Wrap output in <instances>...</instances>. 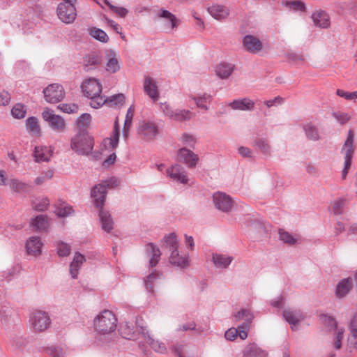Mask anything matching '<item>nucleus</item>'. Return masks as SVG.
<instances>
[{
    "label": "nucleus",
    "mask_w": 357,
    "mask_h": 357,
    "mask_svg": "<svg viewBox=\"0 0 357 357\" xmlns=\"http://www.w3.org/2000/svg\"><path fill=\"white\" fill-rule=\"evenodd\" d=\"M117 185V180L111 178L102 181L100 183L95 185L91 190V197L94 200L96 207L102 208L104 205L107 188H113ZM99 218L101 223L102 229L106 232H109L113 229L114 222L110 213L100 208L99 211Z\"/></svg>",
    "instance_id": "f257e3e1"
},
{
    "label": "nucleus",
    "mask_w": 357,
    "mask_h": 357,
    "mask_svg": "<svg viewBox=\"0 0 357 357\" xmlns=\"http://www.w3.org/2000/svg\"><path fill=\"white\" fill-rule=\"evenodd\" d=\"M81 89L83 94L91 99L90 105L93 108H99L105 103V96L100 95L102 86L95 78L85 79Z\"/></svg>",
    "instance_id": "f03ea898"
},
{
    "label": "nucleus",
    "mask_w": 357,
    "mask_h": 357,
    "mask_svg": "<svg viewBox=\"0 0 357 357\" xmlns=\"http://www.w3.org/2000/svg\"><path fill=\"white\" fill-rule=\"evenodd\" d=\"M117 326V319L110 310H105L99 313L93 319L95 331L100 334H109L115 331Z\"/></svg>",
    "instance_id": "7ed1b4c3"
},
{
    "label": "nucleus",
    "mask_w": 357,
    "mask_h": 357,
    "mask_svg": "<svg viewBox=\"0 0 357 357\" xmlns=\"http://www.w3.org/2000/svg\"><path fill=\"white\" fill-rule=\"evenodd\" d=\"M93 146V138L84 132H79L73 137L70 141L72 150L78 155H89L92 152Z\"/></svg>",
    "instance_id": "20e7f679"
},
{
    "label": "nucleus",
    "mask_w": 357,
    "mask_h": 357,
    "mask_svg": "<svg viewBox=\"0 0 357 357\" xmlns=\"http://www.w3.org/2000/svg\"><path fill=\"white\" fill-rule=\"evenodd\" d=\"M160 109L163 115L171 121L184 122L190 120L194 114L189 109H174L168 102H160Z\"/></svg>",
    "instance_id": "39448f33"
},
{
    "label": "nucleus",
    "mask_w": 357,
    "mask_h": 357,
    "mask_svg": "<svg viewBox=\"0 0 357 357\" xmlns=\"http://www.w3.org/2000/svg\"><path fill=\"white\" fill-rule=\"evenodd\" d=\"M354 132L350 129L347 133V137L344 143L342 151L344 153V168L342 172V178L345 179L351 165V160L354 153Z\"/></svg>",
    "instance_id": "423d86ee"
},
{
    "label": "nucleus",
    "mask_w": 357,
    "mask_h": 357,
    "mask_svg": "<svg viewBox=\"0 0 357 357\" xmlns=\"http://www.w3.org/2000/svg\"><path fill=\"white\" fill-rule=\"evenodd\" d=\"M31 328L35 332L45 331L51 325V319L47 312L41 310L33 312L29 318Z\"/></svg>",
    "instance_id": "0eeeda50"
},
{
    "label": "nucleus",
    "mask_w": 357,
    "mask_h": 357,
    "mask_svg": "<svg viewBox=\"0 0 357 357\" xmlns=\"http://www.w3.org/2000/svg\"><path fill=\"white\" fill-rule=\"evenodd\" d=\"M320 320L328 329L334 330L335 337L333 344L335 349H340L342 346V341L344 337V329L338 328L336 321L331 316L321 314L320 316Z\"/></svg>",
    "instance_id": "6e6552de"
},
{
    "label": "nucleus",
    "mask_w": 357,
    "mask_h": 357,
    "mask_svg": "<svg viewBox=\"0 0 357 357\" xmlns=\"http://www.w3.org/2000/svg\"><path fill=\"white\" fill-rule=\"evenodd\" d=\"M43 119L47 122L50 127L54 131L63 132L66 130L65 120L59 115L54 114V112L49 109L45 108L42 113Z\"/></svg>",
    "instance_id": "1a4fd4ad"
},
{
    "label": "nucleus",
    "mask_w": 357,
    "mask_h": 357,
    "mask_svg": "<svg viewBox=\"0 0 357 357\" xmlns=\"http://www.w3.org/2000/svg\"><path fill=\"white\" fill-rule=\"evenodd\" d=\"M119 331L122 337L130 340H137L139 335L146 337L147 334L146 328L140 326V329L139 330L138 328H135L132 324L129 322L121 324Z\"/></svg>",
    "instance_id": "9d476101"
},
{
    "label": "nucleus",
    "mask_w": 357,
    "mask_h": 357,
    "mask_svg": "<svg viewBox=\"0 0 357 357\" xmlns=\"http://www.w3.org/2000/svg\"><path fill=\"white\" fill-rule=\"evenodd\" d=\"M43 93L45 100L52 104L61 101L65 96L63 87L59 84L48 85L43 90Z\"/></svg>",
    "instance_id": "9b49d317"
},
{
    "label": "nucleus",
    "mask_w": 357,
    "mask_h": 357,
    "mask_svg": "<svg viewBox=\"0 0 357 357\" xmlns=\"http://www.w3.org/2000/svg\"><path fill=\"white\" fill-rule=\"evenodd\" d=\"M59 18L66 24L73 22L76 18L77 13L75 5L68 3H60L57 7Z\"/></svg>",
    "instance_id": "f8f14e48"
},
{
    "label": "nucleus",
    "mask_w": 357,
    "mask_h": 357,
    "mask_svg": "<svg viewBox=\"0 0 357 357\" xmlns=\"http://www.w3.org/2000/svg\"><path fill=\"white\" fill-rule=\"evenodd\" d=\"M137 132L145 140H151L158 135V127L154 121H143L137 128Z\"/></svg>",
    "instance_id": "ddd939ff"
},
{
    "label": "nucleus",
    "mask_w": 357,
    "mask_h": 357,
    "mask_svg": "<svg viewBox=\"0 0 357 357\" xmlns=\"http://www.w3.org/2000/svg\"><path fill=\"white\" fill-rule=\"evenodd\" d=\"M215 207L222 212L230 211L234 206V201L230 196L221 192H217L213 195Z\"/></svg>",
    "instance_id": "4468645a"
},
{
    "label": "nucleus",
    "mask_w": 357,
    "mask_h": 357,
    "mask_svg": "<svg viewBox=\"0 0 357 357\" xmlns=\"http://www.w3.org/2000/svg\"><path fill=\"white\" fill-rule=\"evenodd\" d=\"M167 176L173 181L181 184H187L188 176L186 170L181 165L175 164L166 169Z\"/></svg>",
    "instance_id": "2eb2a0df"
},
{
    "label": "nucleus",
    "mask_w": 357,
    "mask_h": 357,
    "mask_svg": "<svg viewBox=\"0 0 357 357\" xmlns=\"http://www.w3.org/2000/svg\"><path fill=\"white\" fill-rule=\"evenodd\" d=\"M177 158L178 162L185 164L188 168H195L199 160L197 154L185 147L178 149Z\"/></svg>",
    "instance_id": "dca6fc26"
},
{
    "label": "nucleus",
    "mask_w": 357,
    "mask_h": 357,
    "mask_svg": "<svg viewBox=\"0 0 357 357\" xmlns=\"http://www.w3.org/2000/svg\"><path fill=\"white\" fill-rule=\"evenodd\" d=\"M243 49L251 54H256L263 49V43L257 37L253 35H245L242 40Z\"/></svg>",
    "instance_id": "f3484780"
},
{
    "label": "nucleus",
    "mask_w": 357,
    "mask_h": 357,
    "mask_svg": "<svg viewBox=\"0 0 357 357\" xmlns=\"http://www.w3.org/2000/svg\"><path fill=\"white\" fill-rule=\"evenodd\" d=\"M144 90L153 101L155 102L159 99L157 82L153 78L149 76L144 77Z\"/></svg>",
    "instance_id": "a211bd4d"
},
{
    "label": "nucleus",
    "mask_w": 357,
    "mask_h": 357,
    "mask_svg": "<svg viewBox=\"0 0 357 357\" xmlns=\"http://www.w3.org/2000/svg\"><path fill=\"white\" fill-rule=\"evenodd\" d=\"M120 130L118 121L116 120L114 125V129L110 137L104 139L103 146L106 149L114 150L118 146L119 142Z\"/></svg>",
    "instance_id": "6ab92c4d"
},
{
    "label": "nucleus",
    "mask_w": 357,
    "mask_h": 357,
    "mask_svg": "<svg viewBox=\"0 0 357 357\" xmlns=\"http://www.w3.org/2000/svg\"><path fill=\"white\" fill-rule=\"evenodd\" d=\"M349 331L347 344L348 349L351 352L357 346V312L354 314L351 320Z\"/></svg>",
    "instance_id": "aec40b11"
},
{
    "label": "nucleus",
    "mask_w": 357,
    "mask_h": 357,
    "mask_svg": "<svg viewBox=\"0 0 357 357\" xmlns=\"http://www.w3.org/2000/svg\"><path fill=\"white\" fill-rule=\"evenodd\" d=\"M305 137L310 141H319L321 139V134L318 126L313 122H307L302 126Z\"/></svg>",
    "instance_id": "412c9836"
},
{
    "label": "nucleus",
    "mask_w": 357,
    "mask_h": 357,
    "mask_svg": "<svg viewBox=\"0 0 357 357\" xmlns=\"http://www.w3.org/2000/svg\"><path fill=\"white\" fill-rule=\"evenodd\" d=\"M234 317L235 321H243V323L240 326L243 327V329L247 331L249 329L255 317L250 310L242 309L237 312L234 314Z\"/></svg>",
    "instance_id": "4be33fe9"
},
{
    "label": "nucleus",
    "mask_w": 357,
    "mask_h": 357,
    "mask_svg": "<svg viewBox=\"0 0 357 357\" xmlns=\"http://www.w3.org/2000/svg\"><path fill=\"white\" fill-rule=\"evenodd\" d=\"M102 56L96 52L86 55L83 59V66L86 71L97 68L102 63Z\"/></svg>",
    "instance_id": "5701e85b"
},
{
    "label": "nucleus",
    "mask_w": 357,
    "mask_h": 357,
    "mask_svg": "<svg viewBox=\"0 0 357 357\" xmlns=\"http://www.w3.org/2000/svg\"><path fill=\"white\" fill-rule=\"evenodd\" d=\"M233 260V257L227 254L215 252L212 255V261L217 268H227Z\"/></svg>",
    "instance_id": "b1692460"
},
{
    "label": "nucleus",
    "mask_w": 357,
    "mask_h": 357,
    "mask_svg": "<svg viewBox=\"0 0 357 357\" xmlns=\"http://www.w3.org/2000/svg\"><path fill=\"white\" fill-rule=\"evenodd\" d=\"M234 110L252 111L255 107V102L248 98L234 100L228 104Z\"/></svg>",
    "instance_id": "393cba45"
},
{
    "label": "nucleus",
    "mask_w": 357,
    "mask_h": 357,
    "mask_svg": "<svg viewBox=\"0 0 357 357\" xmlns=\"http://www.w3.org/2000/svg\"><path fill=\"white\" fill-rule=\"evenodd\" d=\"M43 243L38 236L30 237L26 243V252L30 255L38 256L41 254Z\"/></svg>",
    "instance_id": "a878e982"
},
{
    "label": "nucleus",
    "mask_w": 357,
    "mask_h": 357,
    "mask_svg": "<svg viewBox=\"0 0 357 357\" xmlns=\"http://www.w3.org/2000/svg\"><path fill=\"white\" fill-rule=\"evenodd\" d=\"M284 319L292 326H296L304 319V314L300 310L287 309L283 311Z\"/></svg>",
    "instance_id": "bb28decb"
},
{
    "label": "nucleus",
    "mask_w": 357,
    "mask_h": 357,
    "mask_svg": "<svg viewBox=\"0 0 357 357\" xmlns=\"http://www.w3.org/2000/svg\"><path fill=\"white\" fill-rule=\"evenodd\" d=\"M353 287V280L351 278L341 280L336 286L335 294L339 298L347 296Z\"/></svg>",
    "instance_id": "cd10ccee"
},
{
    "label": "nucleus",
    "mask_w": 357,
    "mask_h": 357,
    "mask_svg": "<svg viewBox=\"0 0 357 357\" xmlns=\"http://www.w3.org/2000/svg\"><path fill=\"white\" fill-rule=\"evenodd\" d=\"M253 146L266 157H270L272 155V146L267 138L256 137L254 140Z\"/></svg>",
    "instance_id": "c85d7f7f"
},
{
    "label": "nucleus",
    "mask_w": 357,
    "mask_h": 357,
    "mask_svg": "<svg viewBox=\"0 0 357 357\" xmlns=\"http://www.w3.org/2000/svg\"><path fill=\"white\" fill-rule=\"evenodd\" d=\"M169 262L171 264L184 268L189 265L188 255H180L178 250L169 252Z\"/></svg>",
    "instance_id": "c756f323"
},
{
    "label": "nucleus",
    "mask_w": 357,
    "mask_h": 357,
    "mask_svg": "<svg viewBox=\"0 0 357 357\" xmlns=\"http://www.w3.org/2000/svg\"><path fill=\"white\" fill-rule=\"evenodd\" d=\"M312 21L316 26L327 29L330 26V17L323 10L314 12L312 15Z\"/></svg>",
    "instance_id": "7c9ffc66"
},
{
    "label": "nucleus",
    "mask_w": 357,
    "mask_h": 357,
    "mask_svg": "<svg viewBox=\"0 0 357 357\" xmlns=\"http://www.w3.org/2000/svg\"><path fill=\"white\" fill-rule=\"evenodd\" d=\"M52 155L50 146H38L35 147L33 155L36 162L49 161Z\"/></svg>",
    "instance_id": "2f4dec72"
},
{
    "label": "nucleus",
    "mask_w": 357,
    "mask_h": 357,
    "mask_svg": "<svg viewBox=\"0 0 357 357\" xmlns=\"http://www.w3.org/2000/svg\"><path fill=\"white\" fill-rule=\"evenodd\" d=\"M85 257L79 252H76L73 261L70 264V273L73 278H77L79 270L85 261Z\"/></svg>",
    "instance_id": "473e14b6"
},
{
    "label": "nucleus",
    "mask_w": 357,
    "mask_h": 357,
    "mask_svg": "<svg viewBox=\"0 0 357 357\" xmlns=\"http://www.w3.org/2000/svg\"><path fill=\"white\" fill-rule=\"evenodd\" d=\"M31 225L36 231H45L49 227L47 217L45 215H37L31 220Z\"/></svg>",
    "instance_id": "72a5a7b5"
},
{
    "label": "nucleus",
    "mask_w": 357,
    "mask_h": 357,
    "mask_svg": "<svg viewBox=\"0 0 357 357\" xmlns=\"http://www.w3.org/2000/svg\"><path fill=\"white\" fill-rule=\"evenodd\" d=\"M235 66L231 63H221L215 68V74L220 79H227L234 72Z\"/></svg>",
    "instance_id": "f704fd0d"
},
{
    "label": "nucleus",
    "mask_w": 357,
    "mask_h": 357,
    "mask_svg": "<svg viewBox=\"0 0 357 357\" xmlns=\"http://www.w3.org/2000/svg\"><path fill=\"white\" fill-rule=\"evenodd\" d=\"M209 14L216 20H222L229 15V9L222 5H214L208 8Z\"/></svg>",
    "instance_id": "c9c22d12"
},
{
    "label": "nucleus",
    "mask_w": 357,
    "mask_h": 357,
    "mask_svg": "<svg viewBox=\"0 0 357 357\" xmlns=\"http://www.w3.org/2000/svg\"><path fill=\"white\" fill-rule=\"evenodd\" d=\"M225 337L229 341L234 340L237 337H239L241 340H245L248 337V332L243 329V327L238 326V328L228 329L225 333Z\"/></svg>",
    "instance_id": "e433bc0d"
},
{
    "label": "nucleus",
    "mask_w": 357,
    "mask_h": 357,
    "mask_svg": "<svg viewBox=\"0 0 357 357\" xmlns=\"http://www.w3.org/2000/svg\"><path fill=\"white\" fill-rule=\"evenodd\" d=\"M146 252L150 256L149 264L151 267L155 266L160 259L161 252L159 248L153 243H149L146 247Z\"/></svg>",
    "instance_id": "4c0bfd02"
},
{
    "label": "nucleus",
    "mask_w": 357,
    "mask_h": 357,
    "mask_svg": "<svg viewBox=\"0 0 357 357\" xmlns=\"http://www.w3.org/2000/svg\"><path fill=\"white\" fill-rule=\"evenodd\" d=\"M192 99L195 102L198 107L204 110H208L209 109L208 105L211 102L213 98L211 95L204 93H199L196 96L192 97Z\"/></svg>",
    "instance_id": "58836bf2"
},
{
    "label": "nucleus",
    "mask_w": 357,
    "mask_h": 357,
    "mask_svg": "<svg viewBox=\"0 0 357 357\" xmlns=\"http://www.w3.org/2000/svg\"><path fill=\"white\" fill-rule=\"evenodd\" d=\"M268 355L265 350L259 347L255 344H248L244 350L245 357H266Z\"/></svg>",
    "instance_id": "ea45409f"
},
{
    "label": "nucleus",
    "mask_w": 357,
    "mask_h": 357,
    "mask_svg": "<svg viewBox=\"0 0 357 357\" xmlns=\"http://www.w3.org/2000/svg\"><path fill=\"white\" fill-rule=\"evenodd\" d=\"M106 70L111 73H115L120 69L119 60L115 53L111 51L107 55V62L106 63Z\"/></svg>",
    "instance_id": "a19ab883"
},
{
    "label": "nucleus",
    "mask_w": 357,
    "mask_h": 357,
    "mask_svg": "<svg viewBox=\"0 0 357 357\" xmlns=\"http://www.w3.org/2000/svg\"><path fill=\"white\" fill-rule=\"evenodd\" d=\"M7 184L11 190L18 193H26L29 191L30 185L26 183L22 182L18 179H10Z\"/></svg>",
    "instance_id": "79ce46f5"
},
{
    "label": "nucleus",
    "mask_w": 357,
    "mask_h": 357,
    "mask_svg": "<svg viewBox=\"0 0 357 357\" xmlns=\"http://www.w3.org/2000/svg\"><path fill=\"white\" fill-rule=\"evenodd\" d=\"M158 16L167 20V26L170 29L177 27L179 24V20L176 19L175 15L167 10H161Z\"/></svg>",
    "instance_id": "37998d69"
},
{
    "label": "nucleus",
    "mask_w": 357,
    "mask_h": 357,
    "mask_svg": "<svg viewBox=\"0 0 357 357\" xmlns=\"http://www.w3.org/2000/svg\"><path fill=\"white\" fill-rule=\"evenodd\" d=\"M164 242L165 248L169 252H172L178 249L179 243L175 233H170L164 236Z\"/></svg>",
    "instance_id": "c03bdc74"
},
{
    "label": "nucleus",
    "mask_w": 357,
    "mask_h": 357,
    "mask_svg": "<svg viewBox=\"0 0 357 357\" xmlns=\"http://www.w3.org/2000/svg\"><path fill=\"white\" fill-rule=\"evenodd\" d=\"M26 127L27 130L34 136H39L40 135V127L38 119L31 116L26 120Z\"/></svg>",
    "instance_id": "a18cd8bd"
},
{
    "label": "nucleus",
    "mask_w": 357,
    "mask_h": 357,
    "mask_svg": "<svg viewBox=\"0 0 357 357\" xmlns=\"http://www.w3.org/2000/svg\"><path fill=\"white\" fill-rule=\"evenodd\" d=\"M144 338L146 339V342L155 352L159 354H165L167 352V348L165 344L159 340H155L149 335L148 332L146 337Z\"/></svg>",
    "instance_id": "49530a36"
},
{
    "label": "nucleus",
    "mask_w": 357,
    "mask_h": 357,
    "mask_svg": "<svg viewBox=\"0 0 357 357\" xmlns=\"http://www.w3.org/2000/svg\"><path fill=\"white\" fill-rule=\"evenodd\" d=\"M47 353L51 357H66L68 354V349L65 346H51L47 349Z\"/></svg>",
    "instance_id": "de8ad7c7"
},
{
    "label": "nucleus",
    "mask_w": 357,
    "mask_h": 357,
    "mask_svg": "<svg viewBox=\"0 0 357 357\" xmlns=\"http://www.w3.org/2000/svg\"><path fill=\"white\" fill-rule=\"evenodd\" d=\"M161 276L162 274L160 272L155 271L146 277L144 280V284L148 291H153L154 284Z\"/></svg>",
    "instance_id": "09e8293b"
},
{
    "label": "nucleus",
    "mask_w": 357,
    "mask_h": 357,
    "mask_svg": "<svg viewBox=\"0 0 357 357\" xmlns=\"http://www.w3.org/2000/svg\"><path fill=\"white\" fill-rule=\"evenodd\" d=\"M89 35L93 38L102 42L107 43L109 40V37L107 33L102 29L92 27L89 29Z\"/></svg>",
    "instance_id": "8fccbe9b"
},
{
    "label": "nucleus",
    "mask_w": 357,
    "mask_h": 357,
    "mask_svg": "<svg viewBox=\"0 0 357 357\" xmlns=\"http://www.w3.org/2000/svg\"><path fill=\"white\" fill-rule=\"evenodd\" d=\"M105 100H106L105 104L107 105L109 107H117L124 103L125 96L122 93H119L109 98L105 97Z\"/></svg>",
    "instance_id": "3c124183"
},
{
    "label": "nucleus",
    "mask_w": 357,
    "mask_h": 357,
    "mask_svg": "<svg viewBox=\"0 0 357 357\" xmlns=\"http://www.w3.org/2000/svg\"><path fill=\"white\" fill-rule=\"evenodd\" d=\"M26 344V339L22 336H15L10 341L11 347L14 351L23 350Z\"/></svg>",
    "instance_id": "603ef678"
},
{
    "label": "nucleus",
    "mask_w": 357,
    "mask_h": 357,
    "mask_svg": "<svg viewBox=\"0 0 357 357\" xmlns=\"http://www.w3.org/2000/svg\"><path fill=\"white\" fill-rule=\"evenodd\" d=\"M56 251H57V254L59 257H67L70 253L71 247L69 244H68L66 243H64L62 241H59L56 243Z\"/></svg>",
    "instance_id": "864d4df0"
},
{
    "label": "nucleus",
    "mask_w": 357,
    "mask_h": 357,
    "mask_svg": "<svg viewBox=\"0 0 357 357\" xmlns=\"http://www.w3.org/2000/svg\"><path fill=\"white\" fill-rule=\"evenodd\" d=\"M91 116L88 113L82 114L76 121L77 127L80 130H84L90 123Z\"/></svg>",
    "instance_id": "5fc2aeb1"
},
{
    "label": "nucleus",
    "mask_w": 357,
    "mask_h": 357,
    "mask_svg": "<svg viewBox=\"0 0 357 357\" xmlns=\"http://www.w3.org/2000/svg\"><path fill=\"white\" fill-rule=\"evenodd\" d=\"M280 239L285 243L294 245L296 243V239L289 232L282 229H279L278 231Z\"/></svg>",
    "instance_id": "6e6d98bb"
},
{
    "label": "nucleus",
    "mask_w": 357,
    "mask_h": 357,
    "mask_svg": "<svg viewBox=\"0 0 357 357\" xmlns=\"http://www.w3.org/2000/svg\"><path fill=\"white\" fill-rule=\"evenodd\" d=\"M12 115L16 119H22L26 114L25 106L22 104H16L11 110Z\"/></svg>",
    "instance_id": "4d7b16f0"
},
{
    "label": "nucleus",
    "mask_w": 357,
    "mask_h": 357,
    "mask_svg": "<svg viewBox=\"0 0 357 357\" xmlns=\"http://www.w3.org/2000/svg\"><path fill=\"white\" fill-rule=\"evenodd\" d=\"M13 310L9 306H0V319L1 321L6 322L13 314Z\"/></svg>",
    "instance_id": "13d9d810"
},
{
    "label": "nucleus",
    "mask_w": 357,
    "mask_h": 357,
    "mask_svg": "<svg viewBox=\"0 0 357 357\" xmlns=\"http://www.w3.org/2000/svg\"><path fill=\"white\" fill-rule=\"evenodd\" d=\"M285 5L294 10L305 11L306 9L304 2L299 0L287 1Z\"/></svg>",
    "instance_id": "bf43d9fd"
},
{
    "label": "nucleus",
    "mask_w": 357,
    "mask_h": 357,
    "mask_svg": "<svg viewBox=\"0 0 357 357\" xmlns=\"http://www.w3.org/2000/svg\"><path fill=\"white\" fill-rule=\"evenodd\" d=\"M332 115L336 119V121L341 125L347 123L351 119V116L349 115V114L345 112H333Z\"/></svg>",
    "instance_id": "052dcab7"
},
{
    "label": "nucleus",
    "mask_w": 357,
    "mask_h": 357,
    "mask_svg": "<svg viewBox=\"0 0 357 357\" xmlns=\"http://www.w3.org/2000/svg\"><path fill=\"white\" fill-rule=\"evenodd\" d=\"M49 204V199L47 198H43L33 202V207L36 211H43L47 208Z\"/></svg>",
    "instance_id": "680f3d73"
},
{
    "label": "nucleus",
    "mask_w": 357,
    "mask_h": 357,
    "mask_svg": "<svg viewBox=\"0 0 357 357\" xmlns=\"http://www.w3.org/2000/svg\"><path fill=\"white\" fill-rule=\"evenodd\" d=\"M336 93L338 96L344 98L347 100H355L357 99V91L349 92L342 89H337Z\"/></svg>",
    "instance_id": "e2e57ef3"
},
{
    "label": "nucleus",
    "mask_w": 357,
    "mask_h": 357,
    "mask_svg": "<svg viewBox=\"0 0 357 357\" xmlns=\"http://www.w3.org/2000/svg\"><path fill=\"white\" fill-rule=\"evenodd\" d=\"M52 176H53V171L52 170H48L47 172H44L35 179V183L36 185H41L45 181L51 179L52 178Z\"/></svg>",
    "instance_id": "0e129e2a"
},
{
    "label": "nucleus",
    "mask_w": 357,
    "mask_h": 357,
    "mask_svg": "<svg viewBox=\"0 0 357 357\" xmlns=\"http://www.w3.org/2000/svg\"><path fill=\"white\" fill-rule=\"evenodd\" d=\"M181 141L183 143V144L192 148L194 147L196 143V139L194 137V136L188 133H184L182 135L181 137Z\"/></svg>",
    "instance_id": "69168bd1"
},
{
    "label": "nucleus",
    "mask_w": 357,
    "mask_h": 357,
    "mask_svg": "<svg viewBox=\"0 0 357 357\" xmlns=\"http://www.w3.org/2000/svg\"><path fill=\"white\" fill-rule=\"evenodd\" d=\"M58 107L63 112L71 114L78 111V106L75 104H61Z\"/></svg>",
    "instance_id": "338daca9"
},
{
    "label": "nucleus",
    "mask_w": 357,
    "mask_h": 357,
    "mask_svg": "<svg viewBox=\"0 0 357 357\" xmlns=\"http://www.w3.org/2000/svg\"><path fill=\"white\" fill-rule=\"evenodd\" d=\"M344 206V201L342 199H340L334 201L332 206V210L334 214L340 215L342 213Z\"/></svg>",
    "instance_id": "774afa93"
}]
</instances>
